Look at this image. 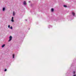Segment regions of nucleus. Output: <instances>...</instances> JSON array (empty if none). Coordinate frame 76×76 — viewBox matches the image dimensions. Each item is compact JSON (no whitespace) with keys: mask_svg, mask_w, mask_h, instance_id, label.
<instances>
[{"mask_svg":"<svg viewBox=\"0 0 76 76\" xmlns=\"http://www.w3.org/2000/svg\"><path fill=\"white\" fill-rule=\"evenodd\" d=\"M9 39L8 40V42H10V41H11L12 40V38H13V37H12L11 36H10L9 37Z\"/></svg>","mask_w":76,"mask_h":76,"instance_id":"nucleus-1","label":"nucleus"},{"mask_svg":"<svg viewBox=\"0 0 76 76\" xmlns=\"http://www.w3.org/2000/svg\"><path fill=\"white\" fill-rule=\"evenodd\" d=\"M72 15L73 16H75V13L74 12H72Z\"/></svg>","mask_w":76,"mask_h":76,"instance_id":"nucleus-2","label":"nucleus"},{"mask_svg":"<svg viewBox=\"0 0 76 76\" xmlns=\"http://www.w3.org/2000/svg\"><path fill=\"white\" fill-rule=\"evenodd\" d=\"M13 18H14L13 17H12V19L11 20V21L12 22H14V20H13Z\"/></svg>","mask_w":76,"mask_h":76,"instance_id":"nucleus-3","label":"nucleus"},{"mask_svg":"<svg viewBox=\"0 0 76 76\" xmlns=\"http://www.w3.org/2000/svg\"><path fill=\"white\" fill-rule=\"evenodd\" d=\"M23 4H24V5H26V1H23Z\"/></svg>","mask_w":76,"mask_h":76,"instance_id":"nucleus-4","label":"nucleus"},{"mask_svg":"<svg viewBox=\"0 0 76 76\" xmlns=\"http://www.w3.org/2000/svg\"><path fill=\"white\" fill-rule=\"evenodd\" d=\"M54 10V8H52V9H51V12H53Z\"/></svg>","mask_w":76,"mask_h":76,"instance_id":"nucleus-5","label":"nucleus"},{"mask_svg":"<svg viewBox=\"0 0 76 76\" xmlns=\"http://www.w3.org/2000/svg\"><path fill=\"white\" fill-rule=\"evenodd\" d=\"M5 10H6V8L5 7H3L2 8V10L3 12H4V11H5Z\"/></svg>","mask_w":76,"mask_h":76,"instance_id":"nucleus-6","label":"nucleus"},{"mask_svg":"<svg viewBox=\"0 0 76 76\" xmlns=\"http://www.w3.org/2000/svg\"><path fill=\"white\" fill-rule=\"evenodd\" d=\"M4 46H5V44H3L1 46V47L4 48Z\"/></svg>","mask_w":76,"mask_h":76,"instance_id":"nucleus-7","label":"nucleus"},{"mask_svg":"<svg viewBox=\"0 0 76 76\" xmlns=\"http://www.w3.org/2000/svg\"><path fill=\"white\" fill-rule=\"evenodd\" d=\"M15 54H13V55H12V58H15Z\"/></svg>","mask_w":76,"mask_h":76,"instance_id":"nucleus-8","label":"nucleus"},{"mask_svg":"<svg viewBox=\"0 0 76 76\" xmlns=\"http://www.w3.org/2000/svg\"><path fill=\"white\" fill-rule=\"evenodd\" d=\"M63 6L64 7H67V6L66 5H64Z\"/></svg>","mask_w":76,"mask_h":76,"instance_id":"nucleus-9","label":"nucleus"},{"mask_svg":"<svg viewBox=\"0 0 76 76\" xmlns=\"http://www.w3.org/2000/svg\"><path fill=\"white\" fill-rule=\"evenodd\" d=\"M13 16H15V12H13Z\"/></svg>","mask_w":76,"mask_h":76,"instance_id":"nucleus-10","label":"nucleus"},{"mask_svg":"<svg viewBox=\"0 0 76 76\" xmlns=\"http://www.w3.org/2000/svg\"><path fill=\"white\" fill-rule=\"evenodd\" d=\"M75 72H76V71H73V73L74 75H75Z\"/></svg>","mask_w":76,"mask_h":76,"instance_id":"nucleus-11","label":"nucleus"},{"mask_svg":"<svg viewBox=\"0 0 76 76\" xmlns=\"http://www.w3.org/2000/svg\"><path fill=\"white\" fill-rule=\"evenodd\" d=\"M10 29H13V27H12V26H11L10 27Z\"/></svg>","mask_w":76,"mask_h":76,"instance_id":"nucleus-12","label":"nucleus"},{"mask_svg":"<svg viewBox=\"0 0 76 76\" xmlns=\"http://www.w3.org/2000/svg\"><path fill=\"white\" fill-rule=\"evenodd\" d=\"M6 71H7V69H5L4 70V72H6Z\"/></svg>","mask_w":76,"mask_h":76,"instance_id":"nucleus-13","label":"nucleus"},{"mask_svg":"<svg viewBox=\"0 0 76 76\" xmlns=\"http://www.w3.org/2000/svg\"><path fill=\"white\" fill-rule=\"evenodd\" d=\"M50 27H52V26H51L50 25H49L48 26V28H50Z\"/></svg>","mask_w":76,"mask_h":76,"instance_id":"nucleus-14","label":"nucleus"},{"mask_svg":"<svg viewBox=\"0 0 76 76\" xmlns=\"http://www.w3.org/2000/svg\"><path fill=\"white\" fill-rule=\"evenodd\" d=\"M33 5V4H31L30 5V6L31 7H32V5Z\"/></svg>","mask_w":76,"mask_h":76,"instance_id":"nucleus-15","label":"nucleus"},{"mask_svg":"<svg viewBox=\"0 0 76 76\" xmlns=\"http://www.w3.org/2000/svg\"><path fill=\"white\" fill-rule=\"evenodd\" d=\"M8 27L9 28H10V25H9L8 26Z\"/></svg>","mask_w":76,"mask_h":76,"instance_id":"nucleus-16","label":"nucleus"},{"mask_svg":"<svg viewBox=\"0 0 76 76\" xmlns=\"http://www.w3.org/2000/svg\"><path fill=\"white\" fill-rule=\"evenodd\" d=\"M73 76H76V75L74 74V75Z\"/></svg>","mask_w":76,"mask_h":76,"instance_id":"nucleus-17","label":"nucleus"},{"mask_svg":"<svg viewBox=\"0 0 76 76\" xmlns=\"http://www.w3.org/2000/svg\"><path fill=\"white\" fill-rule=\"evenodd\" d=\"M26 20V21H27V19H26V20Z\"/></svg>","mask_w":76,"mask_h":76,"instance_id":"nucleus-18","label":"nucleus"},{"mask_svg":"<svg viewBox=\"0 0 76 76\" xmlns=\"http://www.w3.org/2000/svg\"><path fill=\"white\" fill-rule=\"evenodd\" d=\"M29 3H31V1H29Z\"/></svg>","mask_w":76,"mask_h":76,"instance_id":"nucleus-19","label":"nucleus"},{"mask_svg":"<svg viewBox=\"0 0 76 76\" xmlns=\"http://www.w3.org/2000/svg\"><path fill=\"white\" fill-rule=\"evenodd\" d=\"M29 29H30V28H28V30H29Z\"/></svg>","mask_w":76,"mask_h":76,"instance_id":"nucleus-20","label":"nucleus"}]
</instances>
